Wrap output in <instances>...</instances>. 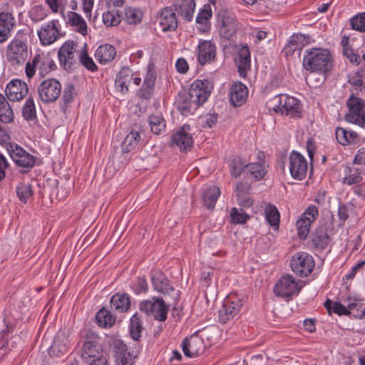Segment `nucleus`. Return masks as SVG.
Segmentation results:
<instances>
[{
    "mask_svg": "<svg viewBox=\"0 0 365 365\" xmlns=\"http://www.w3.org/2000/svg\"><path fill=\"white\" fill-rule=\"evenodd\" d=\"M302 64L307 71L326 74L332 67L333 58L328 49L312 48L305 51Z\"/></svg>",
    "mask_w": 365,
    "mask_h": 365,
    "instance_id": "1",
    "label": "nucleus"
},
{
    "mask_svg": "<svg viewBox=\"0 0 365 365\" xmlns=\"http://www.w3.org/2000/svg\"><path fill=\"white\" fill-rule=\"evenodd\" d=\"M269 109L291 118L299 117L302 113L300 101L294 97L279 94L274 96L267 103Z\"/></svg>",
    "mask_w": 365,
    "mask_h": 365,
    "instance_id": "2",
    "label": "nucleus"
},
{
    "mask_svg": "<svg viewBox=\"0 0 365 365\" xmlns=\"http://www.w3.org/2000/svg\"><path fill=\"white\" fill-rule=\"evenodd\" d=\"M56 65L48 53L40 52L35 54L29 61L25 67L26 75L29 78L34 76L36 71L40 76L43 77L54 71Z\"/></svg>",
    "mask_w": 365,
    "mask_h": 365,
    "instance_id": "3",
    "label": "nucleus"
},
{
    "mask_svg": "<svg viewBox=\"0 0 365 365\" xmlns=\"http://www.w3.org/2000/svg\"><path fill=\"white\" fill-rule=\"evenodd\" d=\"M6 150L14 164L22 169V173H28L35 166L37 158L21 145L8 143Z\"/></svg>",
    "mask_w": 365,
    "mask_h": 365,
    "instance_id": "4",
    "label": "nucleus"
},
{
    "mask_svg": "<svg viewBox=\"0 0 365 365\" xmlns=\"http://www.w3.org/2000/svg\"><path fill=\"white\" fill-rule=\"evenodd\" d=\"M62 91L61 83L55 78L43 80L38 86L37 93L40 101L46 104L58 100Z\"/></svg>",
    "mask_w": 365,
    "mask_h": 365,
    "instance_id": "5",
    "label": "nucleus"
},
{
    "mask_svg": "<svg viewBox=\"0 0 365 365\" xmlns=\"http://www.w3.org/2000/svg\"><path fill=\"white\" fill-rule=\"evenodd\" d=\"M140 310L155 319L164 322L167 319L169 305L160 297H153L151 299L142 302L139 306Z\"/></svg>",
    "mask_w": 365,
    "mask_h": 365,
    "instance_id": "6",
    "label": "nucleus"
},
{
    "mask_svg": "<svg viewBox=\"0 0 365 365\" xmlns=\"http://www.w3.org/2000/svg\"><path fill=\"white\" fill-rule=\"evenodd\" d=\"M290 266L294 273L303 277H307L312 273L315 262L309 254L305 252H299L292 256Z\"/></svg>",
    "mask_w": 365,
    "mask_h": 365,
    "instance_id": "7",
    "label": "nucleus"
},
{
    "mask_svg": "<svg viewBox=\"0 0 365 365\" xmlns=\"http://www.w3.org/2000/svg\"><path fill=\"white\" fill-rule=\"evenodd\" d=\"M99 341L100 338L96 334L91 331L86 332L81 351V356L83 360L88 362L102 356L103 349Z\"/></svg>",
    "mask_w": 365,
    "mask_h": 365,
    "instance_id": "8",
    "label": "nucleus"
},
{
    "mask_svg": "<svg viewBox=\"0 0 365 365\" xmlns=\"http://www.w3.org/2000/svg\"><path fill=\"white\" fill-rule=\"evenodd\" d=\"M346 104L349 113L345 116L346 120L362 127L365 124L364 101L351 96L348 99Z\"/></svg>",
    "mask_w": 365,
    "mask_h": 365,
    "instance_id": "9",
    "label": "nucleus"
},
{
    "mask_svg": "<svg viewBox=\"0 0 365 365\" xmlns=\"http://www.w3.org/2000/svg\"><path fill=\"white\" fill-rule=\"evenodd\" d=\"M243 305L242 299L237 294L231 293L225 299L222 307L219 311V319L222 323L232 319L237 314Z\"/></svg>",
    "mask_w": 365,
    "mask_h": 365,
    "instance_id": "10",
    "label": "nucleus"
},
{
    "mask_svg": "<svg viewBox=\"0 0 365 365\" xmlns=\"http://www.w3.org/2000/svg\"><path fill=\"white\" fill-rule=\"evenodd\" d=\"M76 44L73 41H66L58 51L60 64L65 70H70L76 64L78 58Z\"/></svg>",
    "mask_w": 365,
    "mask_h": 365,
    "instance_id": "11",
    "label": "nucleus"
},
{
    "mask_svg": "<svg viewBox=\"0 0 365 365\" xmlns=\"http://www.w3.org/2000/svg\"><path fill=\"white\" fill-rule=\"evenodd\" d=\"M4 10L0 12V43L6 42L11 36L16 26V19L9 3L4 5Z\"/></svg>",
    "mask_w": 365,
    "mask_h": 365,
    "instance_id": "12",
    "label": "nucleus"
},
{
    "mask_svg": "<svg viewBox=\"0 0 365 365\" xmlns=\"http://www.w3.org/2000/svg\"><path fill=\"white\" fill-rule=\"evenodd\" d=\"M289 169L294 179L302 180L305 178L308 169L306 158L299 152L292 151L289 157Z\"/></svg>",
    "mask_w": 365,
    "mask_h": 365,
    "instance_id": "13",
    "label": "nucleus"
},
{
    "mask_svg": "<svg viewBox=\"0 0 365 365\" xmlns=\"http://www.w3.org/2000/svg\"><path fill=\"white\" fill-rule=\"evenodd\" d=\"M319 215L318 209L314 205H311L304 212L302 216L296 222L297 234L300 239L307 238L311 227V225L316 220Z\"/></svg>",
    "mask_w": 365,
    "mask_h": 365,
    "instance_id": "14",
    "label": "nucleus"
},
{
    "mask_svg": "<svg viewBox=\"0 0 365 365\" xmlns=\"http://www.w3.org/2000/svg\"><path fill=\"white\" fill-rule=\"evenodd\" d=\"M7 58L13 66L23 64L28 57V48L26 43L15 39L8 46Z\"/></svg>",
    "mask_w": 365,
    "mask_h": 365,
    "instance_id": "15",
    "label": "nucleus"
},
{
    "mask_svg": "<svg viewBox=\"0 0 365 365\" xmlns=\"http://www.w3.org/2000/svg\"><path fill=\"white\" fill-rule=\"evenodd\" d=\"M300 287L295 279L289 274H286L277 281L276 283L274 292L277 296L287 298L298 294Z\"/></svg>",
    "mask_w": 365,
    "mask_h": 365,
    "instance_id": "16",
    "label": "nucleus"
},
{
    "mask_svg": "<svg viewBox=\"0 0 365 365\" xmlns=\"http://www.w3.org/2000/svg\"><path fill=\"white\" fill-rule=\"evenodd\" d=\"M58 20H51L43 24L38 31V36L41 44L48 46L53 43L61 37Z\"/></svg>",
    "mask_w": 365,
    "mask_h": 365,
    "instance_id": "17",
    "label": "nucleus"
},
{
    "mask_svg": "<svg viewBox=\"0 0 365 365\" xmlns=\"http://www.w3.org/2000/svg\"><path fill=\"white\" fill-rule=\"evenodd\" d=\"M152 284L154 289L158 292L164 294L165 297H170L174 302H176L179 298L178 291L170 284L168 279L161 272H156L152 276Z\"/></svg>",
    "mask_w": 365,
    "mask_h": 365,
    "instance_id": "18",
    "label": "nucleus"
},
{
    "mask_svg": "<svg viewBox=\"0 0 365 365\" xmlns=\"http://www.w3.org/2000/svg\"><path fill=\"white\" fill-rule=\"evenodd\" d=\"M193 144V138L190 133V128L184 125L175 133L171 140V145L177 146L181 151L187 152L190 150Z\"/></svg>",
    "mask_w": 365,
    "mask_h": 365,
    "instance_id": "19",
    "label": "nucleus"
},
{
    "mask_svg": "<svg viewBox=\"0 0 365 365\" xmlns=\"http://www.w3.org/2000/svg\"><path fill=\"white\" fill-rule=\"evenodd\" d=\"M207 80H196L190 86L187 93L198 106L204 103L210 94Z\"/></svg>",
    "mask_w": 365,
    "mask_h": 365,
    "instance_id": "20",
    "label": "nucleus"
},
{
    "mask_svg": "<svg viewBox=\"0 0 365 365\" xmlns=\"http://www.w3.org/2000/svg\"><path fill=\"white\" fill-rule=\"evenodd\" d=\"M28 92L27 84L19 79L10 81L5 88L7 98L13 102L23 99L28 94Z\"/></svg>",
    "mask_w": 365,
    "mask_h": 365,
    "instance_id": "21",
    "label": "nucleus"
},
{
    "mask_svg": "<svg viewBox=\"0 0 365 365\" xmlns=\"http://www.w3.org/2000/svg\"><path fill=\"white\" fill-rule=\"evenodd\" d=\"M216 46L211 41H200L197 46V61L200 65L211 63L216 56Z\"/></svg>",
    "mask_w": 365,
    "mask_h": 365,
    "instance_id": "22",
    "label": "nucleus"
},
{
    "mask_svg": "<svg viewBox=\"0 0 365 365\" xmlns=\"http://www.w3.org/2000/svg\"><path fill=\"white\" fill-rule=\"evenodd\" d=\"M136 355L129 350L126 344L118 341L115 346V365H133Z\"/></svg>",
    "mask_w": 365,
    "mask_h": 365,
    "instance_id": "23",
    "label": "nucleus"
},
{
    "mask_svg": "<svg viewBox=\"0 0 365 365\" xmlns=\"http://www.w3.org/2000/svg\"><path fill=\"white\" fill-rule=\"evenodd\" d=\"M203 340L196 336L185 339L182 343V351L187 357H195L204 351Z\"/></svg>",
    "mask_w": 365,
    "mask_h": 365,
    "instance_id": "24",
    "label": "nucleus"
},
{
    "mask_svg": "<svg viewBox=\"0 0 365 365\" xmlns=\"http://www.w3.org/2000/svg\"><path fill=\"white\" fill-rule=\"evenodd\" d=\"M158 21L160 26L164 32L175 31L178 27L175 13L170 7H166L163 9Z\"/></svg>",
    "mask_w": 365,
    "mask_h": 365,
    "instance_id": "25",
    "label": "nucleus"
},
{
    "mask_svg": "<svg viewBox=\"0 0 365 365\" xmlns=\"http://www.w3.org/2000/svg\"><path fill=\"white\" fill-rule=\"evenodd\" d=\"M248 96V89L242 83H234L230 92V98L231 103L235 106H240L243 105Z\"/></svg>",
    "mask_w": 365,
    "mask_h": 365,
    "instance_id": "26",
    "label": "nucleus"
},
{
    "mask_svg": "<svg viewBox=\"0 0 365 365\" xmlns=\"http://www.w3.org/2000/svg\"><path fill=\"white\" fill-rule=\"evenodd\" d=\"M238 72L240 76L245 77L247 71L251 67V58L250 48L247 45L241 46L237 53Z\"/></svg>",
    "mask_w": 365,
    "mask_h": 365,
    "instance_id": "27",
    "label": "nucleus"
},
{
    "mask_svg": "<svg viewBox=\"0 0 365 365\" xmlns=\"http://www.w3.org/2000/svg\"><path fill=\"white\" fill-rule=\"evenodd\" d=\"M330 237L326 223L320 224L315 230L312 242L316 248L325 249L329 243Z\"/></svg>",
    "mask_w": 365,
    "mask_h": 365,
    "instance_id": "28",
    "label": "nucleus"
},
{
    "mask_svg": "<svg viewBox=\"0 0 365 365\" xmlns=\"http://www.w3.org/2000/svg\"><path fill=\"white\" fill-rule=\"evenodd\" d=\"M257 159L258 162L246 165L245 169L255 180H261L267 173L264 164V155L262 152H258Z\"/></svg>",
    "mask_w": 365,
    "mask_h": 365,
    "instance_id": "29",
    "label": "nucleus"
},
{
    "mask_svg": "<svg viewBox=\"0 0 365 365\" xmlns=\"http://www.w3.org/2000/svg\"><path fill=\"white\" fill-rule=\"evenodd\" d=\"M175 103L178 109L183 115H188L192 110H196L199 107L186 92L179 93Z\"/></svg>",
    "mask_w": 365,
    "mask_h": 365,
    "instance_id": "30",
    "label": "nucleus"
},
{
    "mask_svg": "<svg viewBox=\"0 0 365 365\" xmlns=\"http://www.w3.org/2000/svg\"><path fill=\"white\" fill-rule=\"evenodd\" d=\"M132 79L131 70L128 67H123L117 74L115 81V88L122 93H127Z\"/></svg>",
    "mask_w": 365,
    "mask_h": 365,
    "instance_id": "31",
    "label": "nucleus"
},
{
    "mask_svg": "<svg viewBox=\"0 0 365 365\" xmlns=\"http://www.w3.org/2000/svg\"><path fill=\"white\" fill-rule=\"evenodd\" d=\"M335 136L337 142L342 145L355 144L359 142V135L354 130H346L341 127H337L335 130Z\"/></svg>",
    "mask_w": 365,
    "mask_h": 365,
    "instance_id": "32",
    "label": "nucleus"
},
{
    "mask_svg": "<svg viewBox=\"0 0 365 365\" xmlns=\"http://www.w3.org/2000/svg\"><path fill=\"white\" fill-rule=\"evenodd\" d=\"M115 55V48L110 44H104L98 46L95 52L96 59L101 64H106L112 61Z\"/></svg>",
    "mask_w": 365,
    "mask_h": 365,
    "instance_id": "33",
    "label": "nucleus"
},
{
    "mask_svg": "<svg viewBox=\"0 0 365 365\" xmlns=\"http://www.w3.org/2000/svg\"><path fill=\"white\" fill-rule=\"evenodd\" d=\"M237 30V21L235 17L231 15L225 16L220 29V35L226 39H230L235 34Z\"/></svg>",
    "mask_w": 365,
    "mask_h": 365,
    "instance_id": "34",
    "label": "nucleus"
},
{
    "mask_svg": "<svg viewBox=\"0 0 365 365\" xmlns=\"http://www.w3.org/2000/svg\"><path fill=\"white\" fill-rule=\"evenodd\" d=\"M14 113L6 98L0 93V122L4 124L12 123Z\"/></svg>",
    "mask_w": 365,
    "mask_h": 365,
    "instance_id": "35",
    "label": "nucleus"
},
{
    "mask_svg": "<svg viewBox=\"0 0 365 365\" xmlns=\"http://www.w3.org/2000/svg\"><path fill=\"white\" fill-rule=\"evenodd\" d=\"M69 340L64 332L58 333L51 346V351L56 354H64L68 351Z\"/></svg>",
    "mask_w": 365,
    "mask_h": 365,
    "instance_id": "36",
    "label": "nucleus"
},
{
    "mask_svg": "<svg viewBox=\"0 0 365 365\" xmlns=\"http://www.w3.org/2000/svg\"><path fill=\"white\" fill-rule=\"evenodd\" d=\"M68 23L76 28V31L82 35L87 34V24L82 16L74 12L68 11L67 14Z\"/></svg>",
    "mask_w": 365,
    "mask_h": 365,
    "instance_id": "37",
    "label": "nucleus"
},
{
    "mask_svg": "<svg viewBox=\"0 0 365 365\" xmlns=\"http://www.w3.org/2000/svg\"><path fill=\"white\" fill-rule=\"evenodd\" d=\"M220 195L218 187L212 186L204 190L202 194V202L207 209H213Z\"/></svg>",
    "mask_w": 365,
    "mask_h": 365,
    "instance_id": "38",
    "label": "nucleus"
},
{
    "mask_svg": "<svg viewBox=\"0 0 365 365\" xmlns=\"http://www.w3.org/2000/svg\"><path fill=\"white\" fill-rule=\"evenodd\" d=\"M130 306L129 297L125 294H115L110 299V307L118 312H126Z\"/></svg>",
    "mask_w": 365,
    "mask_h": 365,
    "instance_id": "39",
    "label": "nucleus"
},
{
    "mask_svg": "<svg viewBox=\"0 0 365 365\" xmlns=\"http://www.w3.org/2000/svg\"><path fill=\"white\" fill-rule=\"evenodd\" d=\"M149 124L151 132L155 135H160L165 130V121L160 113L150 115Z\"/></svg>",
    "mask_w": 365,
    "mask_h": 365,
    "instance_id": "40",
    "label": "nucleus"
},
{
    "mask_svg": "<svg viewBox=\"0 0 365 365\" xmlns=\"http://www.w3.org/2000/svg\"><path fill=\"white\" fill-rule=\"evenodd\" d=\"M96 320L98 326L108 328L111 327L114 324L115 317L108 310L101 309L97 312Z\"/></svg>",
    "mask_w": 365,
    "mask_h": 365,
    "instance_id": "41",
    "label": "nucleus"
},
{
    "mask_svg": "<svg viewBox=\"0 0 365 365\" xmlns=\"http://www.w3.org/2000/svg\"><path fill=\"white\" fill-rule=\"evenodd\" d=\"M179 7V14L186 21H190L195 9V0H182Z\"/></svg>",
    "mask_w": 365,
    "mask_h": 365,
    "instance_id": "42",
    "label": "nucleus"
},
{
    "mask_svg": "<svg viewBox=\"0 0 365 365\" xmlns=\"http://www.w3.org/2000/svg\"><path fill=\"white\" fill-rule=\"evenodd\" d=\"M140 139V133L137 131H131L125 138L121 149L123 153H129L138 144Z\"/></svg>",
    "mask_w": 365,
    "mask_h": 365,
    "instance_id": "43",
    "label": "nucleus"
},
{
    "mask_svg": "<svg viewBox=\"0 0 365 365\" xmlns=\"http://www.w3.org/2000/svg\"><path fill=\"white\" fill-rule=\"evenodd\" d=\"M265 217L268 223L273 227L277 229L279 223V212L277 208L269 203L264 209Z\"/></svg>",
    "mask_w": 365,
    "mask_h": 365,
    "instance_id": "44",
    "label": "nucleus"
},
{
    "mask_svg": "<svg viewBox=\"0 0 365 365\" xmlns=\"http://www.w3.org/2000/svg\"><path fill=\"white\" fill-rule=\"evenodd\" d=\"M302 36L294 34L290 37L288 43L284 48L286 55L293 54L295 51H300L302 49L303 44L300 42Z\"/></svg>",
    "mask_w": 365,
    "mask_h": 365,
    "instance_id": "45",
    "label": "nucleus"
},
{
    "mask_svg": "<svg viewBox=\"0 0 365 365\" xmlns=\"http://www.w3.org/2000/svg\"><path fill=\"white\" fill-rule=\"evenodd\" d=\"M324 305L329 314H331V312L337 314L339 316L350 314V312L346 308V307L344 306L340 302H332L331 300L327 299L324 302Z\"/></svg>",
    "mask_w": 365,
    "mask_h": 365,
    "instance_id": "46",
    "label": "nucleus"
},
{
    "mask_svg": "<svg viewBox=\"0 0 365 365\" xmlns=\"http://www.w3.org/2000/svg\"><path fill=\"white\" fill-rule=\"evenodd\" d=\"M125 20L129 24H137L143 18V13L140 9L133 7L125 9Z\"/></svg>",
    "mask_w": 365,
    "mask_h": 365,
    "instance_id": "47",
    "label": "nucleus"
},
{
    "mask_svg": "<svg viewBox=\"0 0 365 365\" xmlns=\"http://www.w3.org/2000/svg\"><path fill=\"white\" fill-rule=\"evenodd\" d=\"M22 115L26 120H32L36 118V106L33 98L29 97L26 99L22 108Z\"/></svg>",
    "mask_w": 365,
    "mask_h": 365,
    "instance_id": "48",
    "label": "nucleus"
},
{
    "mask_svg": "<svg viewBox=\"0 0 365 365\" xmlns=\"http://www.w3.org/2000/svg\"><path fill=\"white\" fill-rule=\"evenodd\" d=\"M16 194L21 202H27L33 195L31 185L28 183L21 182L16 187Z\"/></svg>",
    "mask_w": 365,
    "mask_h": 365,
    "instance_id": "49",
    "label": "nucleus"
},
{
    "mask_svg": "<svg viewBox=\"0 0 365 365\" xmlns=\"http://www.w3.org/2000/svg\"><path fill=\"white\" fill-rule=\"evenodd\" d=\"M212 13L210 6L206 4L204 5L203 7L200 9L196 17V22L199 24L203 25L205 27L203 29L204 31L208 28L207 23L212 17Z\"/></svg>",
    "mask_w": 365,
    "mask_h": 365,
    "instance_id": "50",
    "label": "nucleus"
},
{
    "mask_svg": "<svg viewBox=\"0 0 365 365\" xmlns=\"http://www.w3.org/2000/svg\"><path fill=\"white\" fill-rule=\"evenodd\" d=\"M103 21L107 26H117L121 21V16L118 11H108L103 14Z\"/></svg>",
    "mask_w": 365,
    "mask_h": 365,
    "instance_id": "51",
    "label": "nucleus"
},
{
    "mask_svg": "<svg viewBox=\"0 0 365 365\" xmlns=\"http://www.w3.org/2000/svg\"><path fill=\"white\" fill-rule=\"evenodd\" d=\"M141 331L140 320L138 314H135L130 318V335L132 338L135 341L139 340Z\"/></svg>",
    "mask_w": 365,
    "mask_h": 365,
    "instance_id": "52",
    "label": "nucleus"
},
{
    "mask_svg": "<svg viewBox=\"0 0 365 365\" xmlns=\"http://www.w3.org/2000/svg\"><path fill=\"white\" fill-rule=\"evenodd\" d=\"M47 16V10L42 6H35L29 11V17L34 22L43 21Z\"/></svg>",
    "mask_w": 365,
    "mask_h": 365,
    "instance_id": "53",
    "label": "nucleus"
},
{
    "mask_svg": "<svg viewBox=\"0 0 365 365\" xmlns=\"http://www.w3.org/2000/svg\"><path fill=\"white\" fill-rule=\"evenodd\" d=\"M350 25L352 29L364 32L365 31V13H361L350 19Z\"/></svg>",
    "mask_w": 365,
    "mask_h": 365,
    "instance_id": "54",
    "label": "nucleus"
},
{
    "mask_svg": "<svg viewBox=\"0 0 365 365\" xmlns=\"http://www.w3.org/2000/svg\"><path fill=\"white\" fill-rule=\"evenodd\" d=\"M82 65H83L87 69L95 71L97 70V66L93 62L92 58L89 57L87 51H83L78 55V58Z\"/></svg>",
    "mask_w": 365,
    "mask_h": 365,
    "instance_id": "55",
    "label": "nucleus"
},
{
    "mask_svg": "<svg viewBox=\"0 0 365 365\" xmlns=\"http://www.w3.org/2000/svg\"><path fill=\"white\" fill-rule=\"evenodd\" d=\"M232 221L235 224H243L250 218L249 215L244 212H239L236 207H233L230 212Z\"/></svg>",
    "mask_w": 365,
    "mask_h": 365,
    "instance_id": "56",
    "label": "nucleus"
},
{
    "mask_svg": "<svg viewBox=\"0 0 365 365\" xmlns=\"http://www.w3.org/2000/svg\"><path fill=\"white\" fill-rule=\"evenodd\" d=\"M362 178L357 170H350V175L344 178V182L349 185L359 182Z\"/></svg>",
    "mask_w": 365,
    "mask_h": 365,
    "instance_id": "57",
    "label": "nucleus"
},
{
    "mask_svg": "<svg viewBox=\"0 0 365 365\" xmlns=\"http://www.w3.org/2000/svg\"><path fill=\"white\" fill-rule=\"evenodd\" d=\"M242 171H245V166L240 160H234L231 165V175L237 178Z\"/></svg>",
    "mask_w": 365,
    "mask_h": 365,
    "instance_id": "58",
    "label": "nucleus"
},
{
    "mask_svg": "<svg viewBox=\"0 0 365 365\" xmlns=\"http://www.w3.org/2000/svg\"><path fill=\"white\" fill-rule=\"evenodd\" d=\"M349 207L346 204H339L338 216L340 220L344 222L349 218Z\"/></svg>",
    "mask_w": 365,
    "mask_h": 365,
    "instance_id": "59",
    "label": "nucleus"
},
{
    "mask_svg": "<svg viewBox=\"0 0 365 365\" xmlns=\"http://www.w3.org/2000/svg\"><path fill=\"white\" fill-rule=\"evenodd\" d=\"M344 54L350 60L351 62L359 64L361 61L360 56L355 53L351 48H344Z\"/></svg>",
    "mask_w": 365,
    "mask_h": 365,
    "instance_id": "60",
    "label": "nucleus"
},
{
    "mask_svg": "<svg viewBox=\"0 0 365 365\" xmlns=\"http://www.w3.org/2000/svg\"><path fill=\"white\" fill-rule=\"evenodd\" d=\"M9 163L4 155L0 153V181L6 176V170L9 168Z\"/></svg>",
    "mask_w": 365,
    "mask_h": 365,
    "instance_id": "61",
    "label": "nucleus"
},
{
    "mask_svg": "<svg viewBox=\"0 0 365 365\" xmlns=\"http://www.w3.org/2000/svg\"><path fill=\"white\" fill-rule=\"evenodd\" d=\"M213 275V271L211 269L204 270L200 277V280L204 286L209 287L211 283V279Z\"/></svg>",
    "mask_w": 365,
    "mask_h": 365,
    "instance_id": "62",
    "label": "nucleus"
},
{
    "mask_svg": "<svg viewBox=\"0 0 365 365\" xmlns=\"http://www.w3.org/2000/svg\"><path fill=\"white\" fill-rule=\"evenodd\" d=\"M175 67L177 71L181 73H187L189 68L187 61L183 58H180L177 60Z\"/></svg>",
    "mask_w": 365,
    "mask_h": 365,
    "instance_id": "63",
    "label": "nucleus"
},
{
    "mask_svg": "<svg viewBox=\"0 0 365 365\" xmlns=\"http://www.w3.org/2000/svg\"><path fill=\"white\" fill-rule=\"evenodd\" d=\"M148 290V283L145 277H139L136 282L135 292L139 294L140 292H145Z\"/></svg>",
    "mask_w": 365,
    "mask_h": 365,
    "instance_id": "64",
    "label": "nucleus"
}]
</instances>
